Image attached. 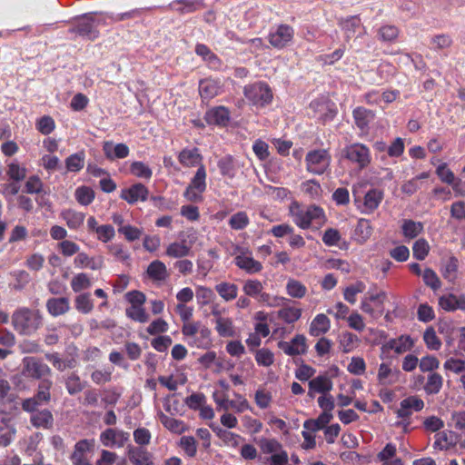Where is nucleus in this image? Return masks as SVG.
<instances>
[{"instance_id": "obj_42", "label": "nucleus", "mask_w": 465, "mask_h": 465, "mask_svg": "<svg viewBox=\"0 0 465 465\" xmlns=\"http://www.w3.org/2000/svg\"><path fill=\"white\" fill-rule=\"evenodd\" d=\"M278 318L286 323H293L301 318L302 310L294 307H285L278 311Z\"/></svg>"}, {"instance_id": "obj_14", "label": "nucleus", "mask_w": 465, "mask_h": 465, "mask_svg": "<svg viewBox=\"0 0 465 465\" xmlns=\"http://www.w3.org/2000/svg\"><path fill=\"white\" fill-rule=\"evenodd\" d=\"M31 413L30 422L35 428H42L45 430H51L53 428L54 420L49 410L44 409L38 411L37 408L35 411Z\"/></svg>"}, {"instance_id": "obj_50", "label": "nucleus", "mask_w": 465, "mask_h": 465, "mask_svg": "<svg viewBox=\"0 0 465 465\" xmlns=\"http://www.w3.org/2000/svg\"><path fill=\"white\" fill-rule=\"evenodd\" d=\"M262 290V283L258 280L249 279L244 282L242 286L243 292L250 297H257Z\"/></svg>"}, {"instance_id": "obj_20", "label": "nucleus", "mask_w": 465, "mask_h": 465, "mask_svg": "<svg viewBox=\"0 0 465 465\" xmlns=\"http://www.w3.org/2000/svg\"><path fill=\"white\" fill-rule=\"evenodd\" d=\"M440 306L448 312L455 310L465 311V296H456L454 294H449L447 296H441L439 300Z\"/></svg>"}, {"instance_id": "obj_27", "label": "nucleus", "mask_w": 465, "mask_h": 465, "mask_svg": "<svg viewBox=\"0 0 465 465\" xmlns=\"http://www.w3.org/2000/svg\"><path fill=\"white\" fill-rule=\"evenodd\" d=\"M332 414L329 412H322L317 419H309L304 421L303 427L307 430L317 431L325 428V426L331 420Z\"/></svg>"}, {"instance_id": "obj_10", "label": "nucleus", "mask_w": 465, "mask_h": 465, "mask_svg": "<svg viewBox=\"0 0 465 465\" xmlns=\"http://www.w3.org/2000/svg\"><path fill=\"white\" fill-rule=\"evenodd\" d=\"M278 347L289 356L305 354L308 348L306 344V338L302 334L295 335L290 342L284 341H279Z\"/></svg>"}, {"instance_id": "obj_38", "label": "nucleus", "mask_w": 465, "mask_h": 465, "mask_svg": "<svg viewBox=\"0 0 465 465\" xmlns=\"http://www.w3.org/2000/svg\"><path fill=\"white\" fill-rule=\"evenodd\" d=\"M372 233L371 222L367 219H360L355 229L357 240L361 242H366Z\"/></svg>"}, {"instance_id": "obj_58", "label": "nucleus", "mask_w": 465, "mask_h": 465, "mask_svg": "<svg viewBox=\"0 0 465 465\" xmlns=\"http://www.w3.org/2000/svg\"><path fill=\"white\" fill-rule=\"evenodd\" d=\"M422 278L426 285L430 286L433 291L440 288V281L435 272L431 269H425L422 273Z\"/></svg>"}, {"instance_id": "obj_55", "label": "nucleus", "mask_w": 465, "mask_h": 465, "mask_svg": "<svg viewBox=\"0 0 465 465\" xmlns=\"http://www.w3.org/2000/svg\"><path fill=\"white\" fill-rule=\"evenodd\" d=\"M131 173L140 178L149 179L152 176V170L142 162H134L130 167Z\"/></svg>"}, {"instance_id": "obj_57", "label": "nucleus", "mask_w": 465, "mask_h": 465, "mask_svg": "<svg viewBox=\"0 0 465 465\" xmlns=\"http://www.w3.org/2000/svg\"><path fill=\"white\" fill-rule=\"evenodd\" d=\"M255 360L259 365L271 366L273 363V353L266 348L257 350Z\"/></svg>"}, {"instance_id": "obj_56", "label": "nucleus", "mask_w": 465, "mask_h": 465, "mask_svg": "<svg viewBox=\"0 0 465 465\" xmlns=\"http://www.w3.org/2000/svg\"><path fill=\"white\" fill-rule=\"evenodd\" d=\"M436 173L443 183H446L448 184H452L453 189L457 188V184L454 183V181H455L454 173L449 168H447L446 163L440 164L437 168Z\"/></svg>"}, {"instance_id": "obj_63", "label": "nucleus", "mask_w": 465, "mask_h": 465, "mask_svg": "<svg viewBox=\"0 0 465 465\" xmlns=\"http://www.w3.org/2000/svg\"><path fill=\"white\" fill-rule=\"evenodd\" d=\"M7 174L9 177L16 182L22 181L26 176V170L21 167L17 163H11L8 165Z\"/></svg>"}, {"instance_id": "obj_59", "label": "nucleus", "mask_w": 465, "mask_h": 465, "mask_svg": "<svg viewBox=\"0 0 465 465\" xmlns=\"http://www.w3.org/2000/svg\"><path fill=\"white\" fill-rule=\"evenodd\" d=\"M54 121L52 117L47 115L41 117L36 123L37 130L45 135L51 134L54 131Z\"/></svg>"}, {"instance_id": "obj_46", "label": "nucleus", "mask_w": 465, "mask_h": 465, "mask_svg": "<svg viewBox=\"0 0 465 465\" xmlns=\"http://www.w3.org/2000/svg\"><path fill=\"white\" fill-rule=\"evenodd\" d=\"M75 198L80 204L86 206L94 199V192L87 186H81L75 191Z\"/></svg>"}, {"instance_id": "obj_28", "label": "nucleus", "mask_w": 465, "mask_h": 465, "mask_svg": "<svg viewBox=\"0 0 465 465\" xmlns=\"http://www.w3.org/2000/svg\"><path fill=\"white\" fill-rule=\"evenodd\" d=\"M330 329V320L325 314H318L311 323L310 333L319 336L327 332Z\"/></svg>"}, {"instance_id": "obj_31", "label": "nucleus", "mask_w": 465, "mask_h": 465, "mask_svg": "<svg viewBox=\"0 0 465 465\" xmlns=\"http://www.w3.org/2000/svg\"><path fill=\"white\" fill-rule=\"evenodd\" d=\"M159 420L162 424L172 432L181 434L185 430L183 421L171 418L162 411L159 413Z\"/></svg>"}, {"instance_id": "obj_12", "label": "nucleus", "mask_w": 465, "mask_h": 465, "mask_svg": "<svg viewBox=\"0 0 465 465\" xmlns=\"http://www.w3.org/2000/svg\"><path fill=\"white\" fill-rule=\"evenodd\" d=\"M128 439V432L111 428L106 429L100 435L101 442L106 447H124Z\"/></svg>"}, {"instance_id": "obj_40", "label": "nucleus", "mask_w": 465, "mask_h": 465, "mask_svg": "<svg viewBox=\"0 0 465 465\" xmlns=\"http://www.w3.org/2000/svg\"><path fill=\"white\" fill-rule=\"evenodd\" d=\"M443 383V379L441 375L437 372L430 373L428 376V381L424 386V391L427 394H437Z\"/></svg>"}, {"instance_id": "obj_2", "label": "nucleus", "mask_w": 465, "mask_h": 465, "mask_svg": "<svg viewBox=\"0 0 465 465\" xmlns=\"http://www.w3.org/2000/svg\"><path fill=\"white\" fill-rule=\"evenodd\" d=\"M290 212L295 223L302 229H308L313 223L322 225L325 222L323 210L316 205L302 208L298 203H293L291 205Z\"/></svg>"}, {"instance_id": "obj_16", "label": "nucleus", "mask_w": 465, "mask_h": 465, "mask_svg": "<svg viewBox=\"0 0 465 465\" xmlns=\"http://www.w3.org/2000/svg\"><path fill=\"white\" fill-rule=\"evenodd\" d=\"M205 120L209 124L226 126L230 121V112L224 106H218L208 111Z\"/></svg>"}, {"instance_id": "obj_4", "label": "nucleus", "mask_w": 465, "mask_h": 465, "mask_svg": "<svg viewBox=\"0 0 465 465\" xmlns=\"http://www.w3.org/2000/svg\"><path fill=\"white\" fill-rule=\"evenodd\" d=\"M307 170L314 174H322L330 166L331 155L327 150H313L305 157Z\"/></svg>"}, {"instance_id": "obj_24", "label": "nucleus", "mask_w": 465, "mask_h": 465, "mask_svg": "<svg viewBox=\"0 0 465 465\" xmlns=\"http://www.w3.org/2000/svg\"><path fill=\"white\" fill-rule=\"evenodd\" d=\"M375 114L371 110L366 109L364 107H357L353 110L355 124L361 130L367 128L370 122L373 120Z\"/></svg>"}, {"instance_id": "obj_9", "label": "nucleus", "mask_w": 465, "mask_h": 465, "mask_svg": "<svg viewBox=\"0 0 465 465\" xmlns=\"http://www.w3.org/2000/svg\"><path fill=\"white\" fill-rule=\"evenodd\" d=\"M69 32L76 33L90 40H94L98 36L95 20L92 15H84L79 18L75 26L70 28Z\"/></svg>"}, {"instance_id": "obj_7", "label": "nucleus", "mask_w": 465, "mask_h": 465, "mask_svg": "<svg viewBox=\"0 0 465 465\" xmlns=\"http://www.w3.org/2000/svg\"><path fill=\"white\" fill-rule=\"evenodd\" d=\"M343 156L350 162L357 163L360 169L367 167L371 163L369 148L362 143H352L343 149Z\"/></svg>"}, {"instance_id": "obj_15", "label": "nucleus", "mask_w": 465, "mask_h": 465, "mask_svg": "<svg viewBox=\"0 0 465 465\" xmlns=\"http://www.w3.org/2000/svg\"><path fill=\"white\" fill-rule=\"evenodd\" d=\"M293 35V30L289 25H280L276 32L270 34L269 42L277 48H282L289 43Z\"/></svg>"}, {"instance_id": "obj_41", "label": "nucleus", "mask_w": 465, "mask_h": 465, "mask_svg": "<svg viewBox=\"0 0 465 465\" xmlns=\"http://www.w3.org/2000/svg\"><path fill=\"white\" fill-rule=\"evenodd\" d=\"M216 331L222 337H232L234 335L232 321L230 318L218 317L216 319Z\"/></svg>"}, {"instance_id": "obj_30", "label": "nucleus", "mask_w": 465, "mask_h": 465, "mask_svg": "<svg viewBox=\"0 0 465 465\" xmlns=\"http://www.w3.org/2000/svg\"><path fill=\"white\" fill-rule=\"evenodd\" d=\"M309 387L319 393L325 394L332 389V382L327 375H320L309 381Z\"/></svg>"}, {"instance_id": "obj_1", "label": "nucleus", "mask_w": 465, "mask_h": 465, "mask_svg": "<svg viewBox=\"0 0 465 465\" xmlns=\"http://www.w3.org/2000/svg\"><path fill=\"white\" fill-rule=\"evenodd\" d=\"M12 324L18 333L31 335L43 325V316L38 310L19 308L12 315Z\"/></svg>"}, {"instance_id": "obj_51", "label": "nucleus", "mask_w": 465, "mask_h": 465, "mask_svg": "<svg viewBox=\"0 0 465 465\" xmlns=\"http://www.w3.org/2000/svg\"><path fill=\"white\" fill-rule=\"evenodd\" d=\"M365 290V284L359 281L355 284L350 285L345 288L343 295L344 299L353 304L356 302L355 296L357 293H361Z\"/></svg>"}, {"instance_id": "obj_22", "label": "nucleus", "mask_w": 465, "mask_h": 465, "mask_svg": "<svg viewBox=\"0 0 465 465\" xmlns=\"http://www.w3.org/2000/svg\"><path fill=\"white\" fill-rule=\"evenodd\" d=\"M202 159L203 157L199 153L198 148L183 149L178 155L180 163L186 167L199 164Z\"/></svg>"}, {"instance_id": "obj_25", "label": "nucleus", "mask_w": 465, "mask_h": 465, "mask_svg": "<svg viewBox=\"0 0 465 465\" xmlns=\"http://www.w3.org/2000/svg\"><path fill=\"white\" fill-rule=\"evenodd\" d=\"M383 199V192L379 189H371L364 196V208L367 213H372L378 208Z\"/></svg>"}, {"instance_id": "obj_18", "label": "nucleus", "mask_w": 465, "mask_h": 465, "mask_svg": "<svg viewBox=\"0 0 465 465\" xmlns=\"http://www.w3.org/2000/svg\"><path fill=\"white\" fill-rule=\"evenodd\" d=\"M151 454L141 447H128V458L134 465H153Z\"/></svg>"}, {"instance_id": "obj_43", "label": "nucleus", "mask_w": 465, "mask_h": 465, "mask_svg": "<svg viewBox=\"0 0 465 465\" xmlns=\"http://www.w3.org/2000/svg\"><path fill=\"white\" fill-rule=\"evenodd\" d=\"M197 4L199 2L196 0H177L170 4V8L180 14L191 13L196 10Z\"/></svg>"}, {"instance_id": "obj_6", "label": "nucleus", "mask_w": 465, "mask_h": 465, "mask_svg": "<svg viewBox=\"0 0 465 465\" xmlns=\"http://www.w3.org/2000/svg\"><path fill=\"white\" fill-rule=\"evenodd\" d=\"M244 95L253 104L263 106L271 103L272 93L268 84L255 83L244 87Z\"/></svg>"}, {"instance_id": "obj_37", "label": "nucleus", "mask_w": 465, "mask_h": 465, "mask_svg": "<svg viewBox=\"0 0 465 465\" xmlns=\"http://www.w3.org/2000/svg\"><path fill=\"white\" fill-rule=\"evenodd\" d=\"M125 314L128 318L141 323L149 321V314L145 312L143 306L130 305L125 309Z\"/></svg>"}, {"instance_id": "obj_32", "label": "nucleus", "mask_w": 465, "mask_h": 465, "mask_svg": "<svg viewBox=\"0 0 465 465\" xmlns=\"http://www.w3.org/2000/svg\"><path fill=\"white\" fill-rule=\"evenodd\" d=\"M191 246L186 244V241L175 242L171 243L166 250V254L173 258H183L189 255Z\"/></svg>"}, {"instance_id": "obj_61", "label": "nucleus", "mask_w": 465, "mask_h": 465, "mask_svg": "<svg viewBox=\"0 0 465 465\" xmlns=\"http://www.w3.org/2000/svg\"><path fill=\"white\" fill-rule=\"evenodd\" d=\"M180 445L188 456H190V457L195 456L196 451H197V447H196V440L193 437H192V436L182 437L180 440Z\"/></svg>"}, {"instance_id": "obj_49", "label": "nucleus", "mask_w": 465, "mask_h": 465, "mask_svg": "<svg viewBox=\"0 0 465 465\" xmlns=\"http://www.w3.org/2000/svg\"><path fill=\"white\" fill-rule=\"evenodd\" d=\"M423 340L430 350L438 351L441 346V341L436 335V332L432 327L426 329L423 334Z\"/></svg>"}, {"instance_id": "obj_48", "label": "nucleus", "mask_w": 465, "mask_h": 465, "mask_svg": "<svg viewBox=\"0 0 465 465\" xmlns=\"http://www.w3.org/2000/svg\"><path fill=\"white\" fill-rule=\"evenodd\" d=\"M286 289L288 294L293 298L301 299L306 294V287L297 280H289Z\"/></svg>"}, {"instance_id": "obj_62", "label": "nucleus", "mask_w": 465, "mask_h": 465, "mask_svg": "<svg viewBox=\"0 0 465 465\" xmlns=\"http://www.w3.org/2000/svg\"><path fill=\"white\" fill-rule=\"evenodd\" d=\"M366 369L365 361L361 357L351 358V362L348 365V371L354 375H361L364 373Z\"/></svg>"}, {"instance_id": "obj_33", "label": "nucleus", "mask_w": 465, "mask_h": 465, "mask_svg": "<svg viewBox=\"0 0 465 465\" xmlns=\"http://www.w3.org/2000/svg\"><path fill=\"white\" fill-rule=\"evenodd\" d=\"M147 274L153 281H163L167 277L166 266L161 261H153L147 268Z\"/></svg>"}, {"instance_id": "obj_3", "label": "nucleus", "mask_w": 465, "mask_h": 465, "mask_svg": "<svg viewBox=\"0 0 465 465\" xmlns=\"http://www.w3.org/2000/svg\"><path fill=\"white\" fill-rule=\"evenodd\" d=\"M52 387L53 381L49 378L42 379L38 383L35 394L22 401V409L27 412H34L39 406L49 403Z\"/></svg>"}, {"instance_id": "obj_60", "label": "nucleus", "mask_w": 465, "mask_h": 465, "mask_svg": "<svg viewBox=\"0 0 465 465\" xmlns=\"http://www.w3.org/2000/svg\"><path fill=\"white\" fill-rule=\"evenodd\" d=\"M399 35V30L394 25H384L379 30L380 39L385 42L394 41Z\"/></svg>"}, {"instance_id": "obj_29", "label": "nucleus", "mask_w": 465, "mask_h": 465, "mask_svg": "<svg viewBox=\"0 0 465 465\" xmlns=\"http://www.w3.org/2000/svg\"><path fill=\"white\" fill-rule=\"evenodd\" d=\"M215 291L226 302L234 300L238 294V287L234 283L222 282L215 285Z\"/></svg>"}, {"instance_id": "obj_52", "label": "nucleus", "mask_w": 465, "mask_h": 465, "mask_svg": "<svg viewBox=\"0 0 465 465\" xmlns=\"http://www.w3.org/2000/svg\"><path fill=\"white\" fill-rule=\"evenodd\" d=\"M429 250L430 247L427 241L425 239H419L414 242L412 247L413 256L417 260L422 261L428 255Z\"/></svg>"}, {"instance_id": "obj_17", "label": "nucleus", "mask_w": 465, "mask_h": 465, "mask_svg": "<svg viewBox=\"0 0 465 465\" xmlns=\"http://www.w3.org/2000/svg\"><path fill=\"white\" fill-rule=\"evenodd\" d=\"M46 309L52 316L63 315L70 310L69 299L66 297L51 298L46 302Z\"/></svg>"}, {"instance_id": "obj_53", "label": "nucleus", "mask_w": 465, "mask_h": 465, "mask_svg": "<svg viewBox=\"0 0 465 465\" xmlns=\"http://www.w3.org/2000/svg\"><path fill=\"white\" fill-rule=\"evenodd\" d=\"M71 286L74 292H78L91 286V281L87 274L78 273L73 277Z\"/></svg>"}, {"instance_id": "obj_26", "label": "nucleus", "mask_w": 465, "mask_h": 465, "mask_svg": "<svg viewBox=\"0 0 465 465\" xmlns=\"http://www.w3.org/2000/svg\"><path fill=\"white\" fill-rule=\"evenodd\" d=\"M10 419L5 412H0V447H5L10 444L14 430L8 427Z\"/></svg>"}, {"instance_id": "obj_35", "label": "nucleus", "mask_w": 465, "mask_h": 465, "mask_svg": "<svg viewBox=\"0 0 465 465\" xmlns=\"http://www.w3.org/2000/svg\"><path fill=\"white\" fill-rule=\"evenodd\" d=\"M218 167L222 175L229 178L235 176V163L234 158L232 155H225L218 161Z\"/></svg>"}, {"instance_id": "obj_19", "label": "nucleus", "mask_w": 465, "mask_h": 465, "mask_svg": "<svg viewBox=\"0 0 465 465\" xmlns=\"http://www.w3.org/2000/svg\"><path fill=\"white\" fill-rule=\"evenodd\" d=\"M220 85L217 81L205 79L200 81L199 93L203 101H210L220 92Z\"/></svg>"}, {"instance_id": "obj_64", "label": "nucleus", "mask_w": 465, "mask_h": 465, "mask_svg": "<svg viewBox=\"0 0 465 465\" xmlns=\"http://www.w3.org/2000/svg\"><path fill=\"white\" fill-rule=\"evenodd\" d=\"M301 361L302 364L295 371V377L301 381H305L311 379L315 374L316 371L310 365L303 363L302 360H301Z\"/></svg>"}, {"instance_id": "obj_5", "label": "nucleus", "mask_w": 465, "mask_h": 465, "mask_svg": "<svg viewBox=\"0 0 465 465\" xmlns=\"http://www.w3.org/2000/svg\"><path fill=\"white\" fill-rule=\"evenodd\" d=\"M23 373L27 378L41 381L50 376L52 371L41 359L25 357L23 360Z\"/></svg>"}, {"instance_id": "obj_39", "label": "nucleus", "mask_w": 465, "mask_h": 465, "mask_svg": "<svg viewBox=\"0 0 465 465\" xmlns=\"http://www.w3.org/2000/svg\"><path fill=\"white\" fill-rule=\"evenodd\" d=\"M403 235L409 239H414L423 230V224L420 222H414L412 220L404 221L402 226Z\"/></svg>"}, {"instance_id": "obj_45", "label": "nucleus", "mask_w": 465, "mask_h": 465, "mask_svg": "<svg viewBox=\"0 0 465 465\" xmlns=\"http://www.w3.org/2000/svg\"><path fill=\"white\" fill-rule=\"evenodd\" d=\"M75 308L83 313H89L93 308V301L90 293H82L75 298Z\"/></svg>"}, {"instance_id": "obj_23", "label": "nucleus", "mask_w": 465, "mask_h": 465, "mask_svg": "<svg viewBox=\"0 0 465 465\" xmlns=\"http://www.w3.org/2000/svg\"><path fill=\"white\" fill-rule=\"evenodd\" d=\"M61 217L66 222V225L70 229L76 230L83 225L85 215L84 213L66 209L61 213Z\"/></svg>"}, {"instance_id": "obj_8", "label": "nucleus", "mask_w": 465, "mask_h": 465, "mask_svg": "<svg viewBox=\"0 0 465 465\" xmlns=\"http://www.w3.org/2000/svg\"><path fill=\"white\" fill-rule=\"evenodd\" d=\"M206 172L203 164L198 168L194 177L184 192V196L191 202H198L202 200V193L206 188L205 183Z\"/></svg>"}, {"instance_id": "obj_44", "label": "nucleus", "mask_w": 465, "mask_h": 465, "mask_svg": "<svg viewBox=\"0 0 465 465\" xmlns=\"http://www.w3.org/2000/svg\"><path fill=\"white\" fill-rule=\"evenodd\" d=\"M65 165L69 172L80 171L84 165V153H77L67 157L65 160Z\"/></svg>"}, {"instance_id": "obj_13", "label": "nucleus", "mask_w": 465, "mask_h": 465, "mask_svg": "<svg viewBox=\"0 0 465 465\" xmlns=\"http://www.w3.org/2000/svg\"><path fill=\"white\" fill-rule=\"evenodd\" d=\"M148 195V189L143 183H135L129 188L123 189L121 192V198L125 200L128 203H134L138 200L145 201Z\"/></svg>"}, {"instance_id": "obj_21", "label": "nucleus", "mask_w": 465, "mask_h": 465, "mask_svg": "<svg viewBox=\"0 0 465 465\" xmlns=\"http://www.w3.org/2000/svg\"><path fill=\"white\" fill-rule=\"evenodd\" d=\"M74 263L79 267H87L91 270H100L104 265V259L102 256L89 257L84 252H80L74 259Z\"/></svg>"}, {"instance_id": "obj_11", "label": "nucleus", "mask_w": 465, "mask_h": 465, "mask_svg": "<svg viewBox=\"0 0 465 465\" xmlns=\"http://www.w3.org/2000/svg\"><path fill=\"white\" fill-rule=\"evenodd\" d=\"M234 262L237 267L245 271L249 274L257 273L262 270V263L254 260L247 249H242L240 254L235 256Z\"/></svg>"}, {"instance_id": "obj_47", "label": "nucleus", "mask_w": 465, "mask_h": 465, "mask_svg": "<svg viewBox=\"0 0 465 465\" xmlns=\"http://www.w3.org/2000/svg\"><path fill=\"white\" fill-rule=\"evenodd\" d=\"M249 224V218L245 212H238L231 216L229 225L233 230H242Z\"/></svg>"}, {"instance_id": "obj_36", "label": "nucleus", "mask_w": 465, "mask_h": 465, "mask_svg": "<svg viewBox=\"0 0 465 465\" xmlns=\"http://www.w3.org/2000/svg\"><path fill=\"white\" fill-rule=\"evenodd\" d=\"M65 388L70 395H74L84 390V383L81 381L78 374L72 372L65 379Z\"/></svg>"}, {"instance_id": "obj_34", "label": "nucleus", "mask_w": 465, "mask_h": 465, "mask_svg": "<svg viewBox=\"0 0 465 465\" xmlns=\"http://www.w3.org/2000/svg\"><path fill=\"white\" fill-rule=\"evenodd\" d=\"M458 266H459L458 259L454 256H450L442 264V268H441L442 276L450 282L454 281L457 276Z\"/></svg>"}, {"instance_id": "obj_54", "label": "nucleus", "mask_w": 465, "mask_h": 465, "mask_svg": "<svg viewBox=\"0 0 465 465\" xmlns=\"http://www.w3.org/2000/svg\"><path fill=\"white\" fill-rule=\"evenodd\" d=\"M118 232L123 234L128 242H134L142 236L143 230L128 224L119 227Z\"/></svg>"}]
</instances>
